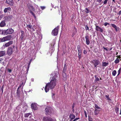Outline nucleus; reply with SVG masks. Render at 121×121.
<instances>
[{
	"mask_svg": "<svg viewBox=\"0 0 121 121\" xmlns=\"http://www.w3.org/2000/svg\"><path fill=\"white\" fill-rule=\"evenodd\" d=\"M6 3L11 6L13 5L14 2L13 0H6Z\"/></svg>",
	"mask_w": 121,
	"mask_h": 121,
	"instance_id": "nucleus-9",
	"label": "nucleus"
},
{
	"mask_svg": "<svg viewBox=\"0 0 121 121\" xmlns=\"http://www.w3.org/2000/svg\"><path fill=\"white\" fill-rule=\"evenodd\" d=\"M20 92H17V97L18 98L20 97Z\"/></svg>",
	"mask_w": 121,
	"mask_h": 121,
	"instance_id": "nucleus-35",
	"label": "nucleus"
},
{
	"mask_svg": "<svg viewBox=\"0 0 121 121\" xmlns=\"http://www.w3.org/2000/svg\"><path fill=\"white\" fill-rule=\"evenodd\" d=\"M14 31V30L12 28H9L7 30H4L2 32V33L4 35L12 34Z\"/></svg>",
	"mask_w": 121,
	"mask_h": 121,
	"instance_id": "nucleus-2",
	"label": "nucleus"
},
{
	"mask_svg": "<svg viewBox=\"0 0 121 121\" xmlns=\"http://www.w3.org/2000/svg\"><path fill=\"white\" fill-rule=\"evenodd\" d=\"M117 73V72L116 70H113L112 72V75L113 76H115Z\"/></svg>",
	"mask_w": 121,
	"mask_h": 121,
	"instance_id": "nucleus-30",
	"label": "nucleus"
},
{
	"mask_svg": "<svg viewBox=\"0 0 121 121\" xmlns=\"http://www.w3.org/2000/svg\"><path fill=\"white\" fill-rule=\"evenodd\" d=\"M14 45H13L12 47L8 48L7 51V53L8 55L10 56L12 54L14 51V49L15 48Z\"/></svg>",
	"mask_w": 121,
	"mask_h": 121,
	"instance_id": "nucleus-4",
	"label": "nucleus"
},
{
	"mask_svg": "<svg viewBox=\"0 0 121 121\" xmlns=\"http://www.w3.org/2000/svg\"><path fill=\"white\" fill-rule=\"evenodd\" d=\"M121 71V68H120L118 70V74L117 75V76H118L120 74Z\"/></svg>",
	"mask_w": 121,
	"mask_h": 121,
	"instance_id": "nucleus-40",
	"label": "nucleus"
},
{
	"mask_svg": "<svg viewBox=\"0 0 121 121\" xmlns=\"http://www.w3.org/2000/svg\"><path fill=\"white\" fill-rule=\"evenodd\" d=\"M95 109H101L100 107H99L97 105L95 104Z\"/></svg>",
	"mask_w": 121,
	"mask_h": 121,
	"instance_id": "nucleus-26",
	"label": "nucleus"
},
{
	"mask_svg": "<svg viewBox=\"0 0 121 121\" xmlns=\"http://www.w3.org/2000/svg\"><path fill=\"white\" fill-rule=\"evenodd\" d=\"M75 34H74L73 33V34H72V37H73L74 36Z\"/></svg>",
	"mask_w": 121,
	"mask_h": 121,
	"instance_id": "nucleus-60",
	"label": "nucleus"
},
{
	"mask_svg": "<svg viewBox=\"0 0 121 121\" xmlns=\"http://www.w3.org/2000/svg\"><path fill=\"white\" fill-rule=\"evenodd\" d=\"M63 75L64 80H66L67 78V75L65 73V72L63 73Z\"/></svg>",
	"mask_w": 121,
	"mask_h": 121,
	"instance_id": "nucleus-20",
	"label": "nucleus"
},
{
	"mask_svg": "<svg viewBox=\"0 0 121 121\" xmlns=\"http://www.w3.org/2000/svg\"><path fill=\"white\" fill-rule=\"evenodd\" d=\"M118 14L119 15H120L121 14V10L119 11L118 13Z\"/></svg>",
	"mask_w": 121,
	"mask_h": 121,
	"instance_id": "nucleus-53",
	"label": "nucleus"
},
{
	"mask_svg": "<svg viewBox=\"0 0 121 121\" xmlns=\"http://www.w3.org/2000/svg\"><path fill=\"white\" fill-rule=\"evenodd\" d=\"M36 106L35 104H31V108L32 109H36Z\"/></svg>",
	"mask_w": 121,
	"mask_h": 121,
	"instance_id": "nucleus-22",
	"label": "nucleus"
},
{
	"mask_svg": "<svg viewBox=\"0 0 121 121\" xmlns=\"http://www.w3.org/2000/svg\"><path fill=\"white\" fill-rule=\"evenodd\" d=\"M69 117L70 119V121H71L73 119H74L75 117V116L73 114H70Z\"/></svg>",
	"mask_w": 121,
	"mask_h": 121,
	"instance_id": "nucleus-16",
	"label": "nucleus"
},
{
	"mask_svg": "<svg viewBox=\"0 0 121 121\" xmlns=\"http://www.w3.org/2000/svg\"><path fill=\"white\" fill-rule=\"evenodd\" d=\"M56 76H53L50 82L47 83L45 87V90L46 92H48L49 89H53L56 85Z\"/></svg>",
	"mask_w": 121,
	"mask_h": 121,
	"instance_id": "nucleus-1",
	"label": "nucleus"
},
{
	"mask_svg": "<svg viewBox=\"0 0 121 121\" xmlns=\"http://www.w3.org/2000/svg\"><path fill=\"white\" fill-rule=\"evenodd\" d=\"M3 15H0V19H1V18L3 17Z\"/></svg>",
	"mask_w": 121,
	"mask_h": 121,
	"instance_id": "nucleus-56",
	"label": "nucleus"
},
{
	"mask_svg": "<svg viewBox=\"0 0 121 121\" xmlns=\"http://www.w3.org/2000/svg\"><path fill=\"white\" fill-rule=\"evenodd\" d=\"M55 95V94L54 93H52V96L53 97V96H54Z\"/></svg>",
	"mask_w": 121,
	"mask_h": 121,
	"instance_id": "nucleus-63",
	"label": "nucleus"
},
{
	"mask_svg": "<svg viewBox=\"0 0 121 121\" xmlns=\"http://www.w3.org/2000/svg\"><path fill=\"white\" fill-rule=\"evenodd\" d=\"M85 12L86 13H88L89 12V10L87 8H86Z\"/></svg>",
	"mask_w": 121,
	"mask_h": 121,
	"instance_id": "nucleus-37",
	"label": "nucleus"
},
{
	"mask_svg": "<svg viewBox=\"0 0 121 121\" xmlns=\"http://www.w3.org/2000/svg\"><path fill=\"white\" fill-rule=\"evenodd\" d=\"M78 50L79 53H82V51L81 48V47L80 45H78L77 46Z\"/></svg>",
	"mask_w": 121,
	"mask_h": 121,
	"instance_id": "nucleus-18",
	"label": "nucleus"
},
{
	"mask_svg": "<svg viewBox=\"0 0 121 121\" xmlns=\"http://www.w3.org/2000/svg\"><path fill=\"white\" fill-rule=\"evenodd\" d=\"M115 110L116 113H118L119 111V108L117 107H116L115 108Z\"/></svg>",
	"mask_w": 121,
	"mask_h": 121,
	"instance_id": "nucleus-31",
	"label": "nucleus"
},
{
	"mask_svg": "<svg viewBox=\"0 0 121 121\" xmlns=\"http://www.w3.org/2000/svg\"><path fill=\"white\" fill-rule=\"evenodd\" d=\"M32 26L31 25H26V27H27V28H29L30 29H31L32 27ZM27 29L28 30V28Z\"/></svg>",
	"mask_w": 121,
	"mask_h": 121,
	"instance_id": "nucleus-33",
	"label": "nucleus"
},
{
	"mask_svg": "<svg viewBox=\"0 0 121 121\" xmlns=\"http://www.w3.org/2000/svg\"><path fill=\"white\" fill-rule=\"evenodd\" d=\"M78 57L79 59H80L81 57V53L78 54Z\"/></svg>",
	"mask_w": 121,
	"mask_h": 121,
	"instance_id": "nucleus-43",
	"label": "nucleus"
},
{
	"mask_svg": "<svg viewBox=\"0 0 121 121\" xmlns=\"http://www.w3.org/2000/svg\"><path fill=\"white\" fill-rule=\"evenodd\" d=\"M119 60L118 59V58H117L115 60L114 62L116 64H117L119 63Z\"/></svg>",
	"mask_w": 121,
	"mask_h": 121,
	"instance_id": "nucleus-29",
	"label": "nucleus"
},
{
	"mask_svg": "<svg viewBox=\"0 0 121 121\" xmlns=\"http://www.w3.org/2000/svg\"><path fill=\"white\" fill-rule=\"evenodd\" d=\"M109 95H106L105 97L107 99L109 100H111V99L109 98Z\"/></svg>",
	"mask_w": 121,
	"mask_h": 121,
	"instance_id": "nucleus-36",
	"label": "nucleus"
},
{
	"mask_svg": "<svg viewBox=\"0 0 121 121\" xmlns=\"http://www.w3.org/2000/svg\"><path fill=\"white\" fill-rule=\"evenodd\" d=\"M8 71L10 73L12 72V70L11 69H8Z\"/></svg>",
	"mask_w": 121,
	"mask_h": 121,
	"instance_id": "nucleus-45",
	"label": "nucleus"
},
{
	"mask_svg": "<svg viewBox=\"0 0 121 121\" xmlns=\"http://www.w3.org/2000/svg\"><path fill=\"white\" fill-rule=\"evenodd\" d=\"M96 30L101 32H102L103 31V30L101 27L96 25Z\"/></svg>",
	"mask_w": 121,
	"mask_h": 121,
	"instance_id": "nucleus-12",
	"label": "nucleus"
},
{
	"mask_svg": "<svg viewBox=\"0 0 121 121\" xmlns=\"http://www.w3.org/2000/svg\"><path fill=\"white\" fill-rule=\"evenodd\" d=\"M67 64H64V67H67Z\"/></svg>",
	"mask_w": 121,
	"mask_h": 121,
	"instance_id": "nucleus-58",
	"label": "nucleus"
},
{
	"mask_svg": "<svg viewBox=\"0 0 121 121\" xmlns=\"http://www.w3.org/2000/svg\"><path fill=\"white\" fill-rule=\"evenodd\" d=\"M92 87H93V88H94L95 89H96L97 87L95 85L93 86Z\"/></svg>",
	"mask_w": 121,
	"mask_h": 121,
	"instance_id": "nucleus-50",
	"label": "nucleus"
},
{
	"mask_svg": "<svg viewBox=\"0 0 121 121\" xmlns=\"http://www.w3.org/2000/svg\"><path fill=\"white\" fill-rule=\"evenodd\" d=\"M87 53V51L86 50H84L83 51V53L84 54H86Z\"/></svg>",
	"mask_w": 121,
	"mask_h": 121,
	"instance_id": "nucleus-46",
	"label": "nucleus"
},
{
	"mask_svg": "<svg viewBox=\"0 0 121 121\" xmlns=\"http://www.w3.org/2000/svg\"><path fill=\"white\" fill-rule=\"evenodd\" d=\"M59 29V27L57 26L53 29L52 32V35L54 36H56L58 33Z\"/></svg>",
	"mask_w": 121,
	"mask_h": 121,
	"instance_id": "nucleus-6",
	"label": "nucleus"
},
{
	"mask_svg": "<svg viewBox=\"0 0 121 121\" xmlns=\"http://www.w3.org/2000/svg\"><path fill=\"white\" fill-rule=\"evenodd\" d=\"M118 58H119V59H120L121 57L120 55L119 56H118Z\"/></svg>",
	"mask_w": 121,
	"mask_h": 121,
	"instance_id": "nucleus-64",
	"label": "nucleus"
},
{
	"mask_svg": "<svg viewBox=\"0 0 121 121\" xmlns=\"http://www.w3.org/2000/svg\"><path fill=\"white\" fill-rule=\"evenodd\" d=\"M31 115V114L30 113H25V114L24 117H28L29 115Z\"/></svg>",
	"mask_w": 121,
	"mask_h": 121,
	"instance_id": "nucleus-25",
	"label": "nucleus"
},
{
	"mask_svg": "<svg viewBox=\"0 0 121 121\" xmlns=\"http://www.w3.org/2000/svg\"><path fill=\"white\" fill-rule=\"evenodd\" d=\"M9 46H10V45H9V44L8 43H7L5 44L4 46L5 47H7Z\"/></svg>",
	"mask_w": 121,
	"mask_h": 121,
	"instance_id": "nucleus-39",
	"label": "nucleus"
},
{
	"mask_svg": "<svg viewBox=\"0 0 121 121\" xmlns=\"http://www.w3.org/2000/svg\"><path fill=\"white\" fill-rule=\"evenodd\" d=\"M85 38L86 39V44L87 45H89L90 43L89 36L88 35H86L85 37Z\"/></svg>",
	"mask_w": 121,
	"mask_h": 121,
	"instance_id": "nucleus-8",
	"label": "nucleus"
},
{
	"mask_svg": "<svg viewBox=\"0 0 121 121\" xmlns=\"http://www.w3.org/2000/svg\"><path fill=\"white\" fill-rule=\"evenodd\" d=\"M30 13H31V14H32V13H33L32 12V11L31 10H30Z\"/></svg>",
	"mask_w": 121,
	"mask_h": 121,
	"instance_id": "nucleus-59",
	"label": "nucleus"
},
{
	"mask_svg": "<svg viewBox=\"0 0 121 121\" xmlns=\"http://www.w3.org/2000/svg\"><path fill=\"white\" fill-rule=\"evenodd\" d=\"M8 43L9 44V45H10L12 44L13 43V41H9Z\"/></svg>",
	"mask_w": 121,
	"mask_h": 121,
	"instance_id": "nucleus-38",
	"label": "nucleus"
},
{
	"mask_svg": "<svg viewBox=\"0 0 121 121\" xmlns=\"http://www.w3.org/2000/svg\"><path fill=\"white\" fill-rule=\"evenodd\" d=\"M110 25L112 27L115 28V31L116 32H117L119 30V28L117 27L116 25L113 24H111Z\"/></svg>",
	"mask_w": 121,
	"mask_h": 121,
	"instance_id": "nucleus-10",
	"label": "nucleus"
},
{
	"mask_svg": "<svg viewBox=\"0 0 121 121\" xmlns=\"http://www.w3.org/2000/svg\"><path fill=\"white\" fill-rule=\"evenodd\" d=\"M52 109L51 108L48 107L46 108L45 109V112L46 114L47 115H50L52 112Z\"/></svg>",
	"mask_w": 121,
	"mask_h": 121,
	"instance_id": "nucleus-5",
	"label": "nucleus"
},
{
	"mask_svg": "<svg viewBox=\"0 0 121 121\" xmlns=\"http://www.w3.org/2000/svg\"><path fill=\"white\" fill-rule=\"evenodd\" d=\"M95 82H97L98 81H99V79L98 77H96V76H95Z\"/></svg>",
	"mask_w": 121,
	"mask_h": 121,
	"instance_id": "nucleus-32",
	"label": "nucleus"
},
{
	"mask_svg": "<svg viewBox=\"0 0 121 121\" xmlns=\"http://www.w3.org/2000/svg\"><path fill=\"white\" fill-rule=\"evenodd\" d=\"M73 33L74 34H76L77 32V30L76 28L75 27H74V29L73 31Z\"/></svg>",
	"mask_w": 121,
	"mask_h": 121,
	"instance_id": "nucleus-28",
	"label": "nucleus"
},
{
	"mask_svg": "<svg viewBox=\"0 0 121 121\" xmlns=\"http://www.w3.org/2000/svg\"><path fill=\"white\" fill-rule=\"evenodd\" d=\"M102 0H97V1L99 3L101 2Z\"/></svg>",
	"mask_w": 121,
	"mask_h": 121,
	"instance_id": "nucleus-54",
	"label": "nucleus"
},
{
	"mask_svg": "<svg viewBox=\"0 0 121 121\" xmlns=\"http://www.w3.org/2000/svg\"><path fill=\"white\" fill-rule=\"evenodd\" d=\"M32 14L33 15V16L35 17V18H36V16L34 13H32Z\"/></svg>",
	"mask_w": 121,
	"mask_h": 121,
	"instance_id": "nucleus-51",
	"label": "nucleus"
},
{
	"mask_svg": "<svg viewBox=\"0 0 121 121\" xmlns=\"http://www.w3.org/2000/svg\"><path fill=\"white\" fill-rule=\"evenodd\" d=\"M40 8L41 9L43 10L46 8V7L45 6H40Z\"/></svg>",
	"mask_w": 121,
	"mask_h": 121,
	"instance_id": "nucleus-42",
	"label": "nucleus"
},
{
	"mask_svg": "<svg viewBox=\"0 0 121 121\" xmlns=\"http://www.w3.org/2000/svg\"><path fill=\"white\" fill-rule=\"evenodd\" d=\"M17 92H20V90L19 89H18V88H17Z\"/></svg>",
	"mask_w": 121,
	"mask_h": 121,
	"instance_id": "nucleus-57",
	"label": "nucleus"
},
{
	"mask_svg": "<svg viewBox=\"0 0 121 121\" xmlns=\"http://www.w3.org/2000/svg\"><path fill=\"white\" fill-rule=\"evenodd\" d=\"M95 67H96L100 63L99 61L98 60H93Z\"/></svg>",
	"mask_w": 121,
	"mask_h": 121,
	"instance_id": "nucleus-11",
	"label": "nucleus"
},
{
	"mask_svg": "<svg viewBox=\"0 0 121 121\" xmlns=\"http://www.w3.org/2000/svg\"><path fill=\"white\" fill-rule=\"evenodd\" d=\"M108 0H105L104 1V4H105L107 3V2Z\"/></svg>",
	"mask_w": 121,
	"mask_h": 121,
	"instance_id": "nucleus-47",
	"label": "nucleus"
},
{
	"mask_svg": "<svg viewBox=\"0 0 121 121\" xmlns=\"http://www.w3.org/2000/svg\"><path fill=\"white\" fill-rule=\"evenodd\" d=\"M108 64V63H107L106 62H103L102 65L103 66L106 67L107 65Z\"/></svg>",
	"mask_w": 121,
	"mask_h": 121,
	"instance_id": "nucleus-27",
	"label": "nucleus"
},
{
	"mask_svg": "<svg viewBox=\"0 0 121 121\" xmlns=\"http://www.w3.org/2000/svg\"><path fill=\"white\" fill-rule=\"evenodd\" d=\"M103 48L106 51H108V49H107L105 47H103Z\"/></svg>",
	"mask_w": 121,
	"mask_h": 121,
	"instance_id": "nucleus-55",
	"label": "nucleus"
},
{
	"mask_svg": "<svg viewBox=\"0 0 121 121\" xmlns=\"http://www.w3.org/2000/svg\"><path fill=\"white\" fill-rule=\"evenodd\" d=\"M12 38V36L11 35H9L3 37L2 38H0V43L9 40H10Z\"/></svg>",
	"mask_w": 121,
	"mask_h": 121,
	"instance_id": "nucleus-3",
	"label": "nucleus"
},
{
	"mask_svg": "<svg viewBox=\"0 0 121 121\" xmlns=\"http://www.w3.org/2000/svg\"><path fill=\"white\" fill-rule=\"evenodd\" d=\"M67 69V67H64V68H63V73L65 72L66 70Z\"/></svg>",
	"mask_w": 121,
	"mask_h": 121,
	"instance_id": "nucleus-34",
	"label": "nucleus"
},
{
	"mask_svg": "<svg viewBox=\"0 0 121 121\" xmlns=\"http://www.w3.org/2000/svg\"><path fill=\"white\" fill-rule=\"evenodd\" d=\"M108 25H109V23L107 22H105L104 24V26H106Z\"/></svg>",
	"mask_w": 121,
	"mask_h": 121,
	"instance_id": "nucleus-44",
	"label": "nucleus"
},
{
	"mask_svg": "<svg viewBox=\"0 0 121 121\" xmlns=\"http://www.w3.org/2000/svg\"><path fill=\"white\" fill-rule=\"evenodd\" d=\"M21 33L20 38L21 39V40H22L24 39V38L25 36V34L24 33V31H21Z\"/></svg>",
	"mask_w": 121,
	"mask_h": 121,
	"instance_id": "nucleus-14",
	"label": "nucleus"
},
{
	"mask_svg": "<svg viewBox=\"0 0 121 121\" xmlns=\"http://www.w3.org/2000/svg\"><path fill=\"white\" fill-rule=\"evenodd\" d=\"M5 54V52L4 51H1L0 52V57L3 56Z\"/></svg>",
	"mask_w": 121,
	"mask_h": 121,
	"instance_id": "nucleus-21",
	"label": "nucleus"
},
{
	"mask_svg": "<svg viewBox=\"0 0 121 121\" xmlns=\"http://www.w3.org/2000/svg\"><path fill=\"white\" fill-rule=\"evenodd\" d=\"M79 119V117H78L75 119L74 118L73 120H74V121H76L77 120Z\"/></svg>",
	"mask_w": 121,
	"mask_h": 121,
	"instance_id": "nucleus-49",
	"label": "nucleus"
},
{
	"mask_svg": "<svg viewBox=\"0 0 121 121\" xmlns=\"http://www.w3.org/2000/svg\"><path fill=\"white\" fill-rule=\"evenodd\" d=\"M74 105H73L72 107V109H73V110H74L73 108H74Z\"/></svg>",
	"mask_w": 121,
	"mask_h": 121,
	"instance_id": "nucleus-61",
	"label": "nucleus"
},
{
	"mask_svg": "<svg viewBox=\"0 0 121 121\" xmlns=\"http://www.w3.org/2000/svg\"><path fill=\"white\" fill-rule=\"evenodd\" d=\"M31 59L29 62V63H31Z\"/></svg>",
	"mask_w": 121,
	"mask_h": 121,
	"instance_id": "nucleus-62",
	"label": "nucleus"
},
{
	"mask_svg": "<svg viewBox=\"0 0 121 121\" xmlns=\"http://www.w3.org/2000/svg\"><path fill=\"white\" fill-rule=\"evenodd\" d=\"M88 120L89 121H93L92 118H90L89 116Z\"/></svg>",
	"mask_w": 121,
	"mask_h": 121,
	"instance_id": "nucleus-48",
	"label": "nucleus"
},
{
	"mask_svg": "<svg viewBox=\"0 0 121 121\" xmlns=\"http://www.w3.org/2000/svg\"><path fill=\"white\" fill-rule=\"evenodd\" d=\"M22 84H20L19 85V87H18L17 88H18V89H20L21 87L22 86Z\"/></svg>",
	"mask_w": 121,
	"mask_h": 121,
	"instance_id": "nucleus-52",
	"label": "nucleus"
},
{
	"mask_svg": "<svg viewBox=\"0 0 121 121\" xmlns=\"http://www.w3.org/2000/svg\"><path fill=\"white\" fill-rule=\"evenodd\" d=\"M43 120V121H56V119H53L49 117H44Z\"/></svg>",
	"mask_w": 121,
	"mask_h": 121,
	"instance_id": "nucleus-7",
	"label": "nucleus"
},
{
	"mask_svg": "<svg viewBox=\"0 0 121 121\" xmlns=\"http://www.w3.org/2000/svg\"><path fill=\"white\" fill-rule=\"evenodd\" d=\"M5 23L4 21H2L0 23V26L3 27L4 26Z\"/></svg>",
	"mask_w": 121,
	"mask_h": 121,
	"instance_id": "nucleus-19",
	"label": "nucleus"
},
{
	"mask_svg": "<svg viewBox=\"0 0 121 121\" xmlns=\"http://www.w3.org/2000/svg\"><path fill=\"white\" fill-rule=\"evenodd\" d=\"M100 111V110H98L97 109H95V110L94 111L95 115V116L98 115Z\"/></svg>",
	"mask_w": 121,
	"mask_h": 121,
	"instance_id": "nucleus-17",
	"label": "nucleus"
},
{
	"mask_svg": "<svg viewBox=\"0 0 121 121\" xmlns=\"http://www.w3.org/2000/svg\"><path fill=\"white\" fill-rule=\"evenodd\" d=\"M12 15L6 16L5 17V20L7 21L10 20L12 17Z\"/></svg>",
	"mask_w": 121,
	"mask_h": 121,
	"instance_id": "nucleus-13",
	"label": "nucleus"
},
{
	"mask_svg": "<svg viewBox=\"0 0 121 121\" xmlns=\"http://www.w3.org/2000/svg\"><path fill=\"white\" fill-rule=\"evenodd\" d=\"M29 9L30 10H32L34 11L35 10V8H34L33 6L32 5H30L29 8Z\"/></svg>",
	"mask_w": 121,
	"mask_h": 121,
	"instance_id": "nucleus-23",
	"label": "nucleus"
},
{
	"mask_svg": "<svg viewBox=\"0 0 121 121\" xmlns=\"http://www.w3.org/2000/svg\"><path fill=\"white\" fill-rule=\"evenodd\" d=\"M11 10V9L10 7H8L5 8L4 10V12L5 13L10 11Z\"/></svg>",
	"mask_w": 121,
	"mask_h": 121,
	"instance_id": "nucleus-15",
	"label": "nucleus"
},
{
	"mask_svg": "<svg viewBox=\"0 0 121 121\" xmlns=\"http://www.w3.org/2000/svg\"><path fill=\"white\" fill-rule=\"evenodd\" d=\"M30 64V63H28V66L26 68V70L25 71V72H26V73H27L28 71Z\"/></svg>",
	"mask_w": 121,
	"mask_h": 121,
	"instance_id": "nucleus-24",
	"label": "nucleus"
},
{
	"mask_svg": "<svg viewBox=\"0 0 121 121\" xmlns=\"http://www.w3.org/2000/svg\"><path fill=\"white\" fill-rule=\"evenodd\" d=\"M85 28L86 30H89V27L87 25L85 26Z\"/></svg>",
	"mask_w": 121,
	"mask_h": 121,
	"instance_id": "nucleus-41",
	"label": "nucleus"
}]
</instances>
